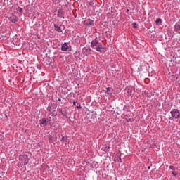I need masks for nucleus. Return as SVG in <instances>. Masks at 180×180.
<instances>
[{"label": "nucleus", "mask_w": 180, "mask_h": 180, "mask_svg": "<svg viewBox=\"0 0 180 180\" xmlns=\"http://www.w3.org/2000/svg\"><path fill=\"white\" fill-rule=\"evenodd\" d=\"M171 116L169 117L170 120H174V119H179L180 117V110L178 109H172L170 111Z\"/></svg>", "instance_id": "f257e3e1"}, {"label": "nucleus", "mask_w": 180, "mask_h": 180, "mask_svg": "<svg viewBox=\"0 0 180 180\" xmlns=\"http://www.w3.org/2000/svg\"><path fill=\"white\" fill-rule=\"evenodd\" d=\"M19 160L24 164V165L29 164V156L27 155H20L19 156Z\"/></svg>", "instance_id": "f03ea898"}, {"label": "nucleus", "mask_w": 180, "mask_h": 180, "mask_svg": "<svg viewBox=\"0 0 180 180\" xmlns=\"http://www.w3.org/2000/svg\"><path fill=\"white\" fill-rule=\"evenodd\" d=\"M62 51H71V45L68 43L65 42L60 49Z\"/></svg>", "instance_id": "7ed1b4c3"}, {"label": "nucleus", "mask_w": 180, "mask_h": 180, "mask_svg": "<svg viewBox=\"0 0 180 180\" xmlns=\"http://www.w3.org/2000/svg\"><path fill=\"white\" fill-rule=\"evenodd\" d=\"M101 43H99V41L98 40V37H96L95 39H94L91 43V47L92 49H95V47H97L99 44Z\"/></svg>", "instance_id": "20e7f679"}, {"label": "nucleus", "mask_w": 180, "mask_h": 180, "mask_svg": "<svg viewBox=\"0 0 180 180\" xmlns=\"http://www.w3.org/2000/svg\"><path fill=\"white\" fill-rule=\"evenodd\" d=\"M8 20H10V22H12V23H16V22H18V20H19V18L15 15H13V13L11 15V17L8 18Z\"/></svg>", "instance_id": "39448f33"}, {"label": "nucleus", "mask_w": 180, "mask_h": 180, "mask_svg": "<svg viewBox=\"0 0 180 180\" xmlns=\"http://www.w3.org/2000/svg\"><path fill=\"white\" fill-rule=\"evenodd\" d=\"M103 49H105V47L103 46L102 43L99 44L98 46H96V51H98L99 53H103V51H102Z\"/></svg>", "instance_id": "423d86ee"}, {"label": "nucleus", "mask_w": 180, "mask_h": 180, "mask_svg": "<svg viewBox=\"0 0 180 180\" xmlns=\"http://www.w3.org/2000/svg\"><path fill=\"white\" fill-rule=\"evenodd\" d=\"M64 15H65V11H64L63 9H59L58 11L57 15L58 18H63V19H65Z\"/></svg>", "instance_id": "0eeeda50"}, {"label": "nucleus", "mask_w": 180, "mask_h": 180, "mask_svg": "<svg viewBox=\"0 0 180 180\" xmlns=\"http://www.w3.org/2000/svg\"><path fill=\"white\" fill-rule=\"evenodd\" d=\"M147 71V67L146 65H141L138 68L139 72H146Z\"/></svg>", "instance_id": "6e6552de"}, {"label": "nucleus", "mask_w": 180, "mask_h": 180, "mask_svg": "<svg viewBox=\"0 0 180 180\" xmlns=\"http://www.w3.org/2000/svg\"><path fill=\"white\" fill-rule=\"evenodd\" d=\"M39 123L41 126H47V123H49V121L47 118H42L39 120Z\"/></svg>", "instance_id": "1a4fd4ad"}, {"label": "nucleus", "mask_w": 180, "mask_h": 180, "mask_svg": "<svg viewBox=\"0 0 180 180\" xmlns=\"http://www.w3.org/2000/svg\"><path fill=\"white\" fill-rule=\"evenodd\" d=\"M84 23L86 26H92V25H94V20L91 19H87L84 21Z\"/></svg>", "instance_id": "9d476101"}, {"label": "nucleus", "mask_w": 180, "mask_h": 180, "mask_svg": "<svg viewBox=\"0 0 180 180\" xmlns=\"http://www.w3.org/2000/svg\"><path fill=\"white\" fill-rule=\"evenodd\" d=\"M105 92H106V94L110 95V96H112V95H113V88H112V87L105 88Z\"/></svg>", "instance_id": "9b49d317"}, {"label": "nucleus", "mask_w": 180, "mask_h": 180, "mask_svg": "<svg viewBox=\"0 0 180 180\" xmlns=\"http://www.w3.org/2000/svg\"><path fill=\"white\" fill-rule=\"evenodd\" d=\"M91 49L84 48L82 49L83 53L85 54V56H89V54H91Z\"/></svg>", "instance_id": "f8f14e48"}, {"label": "nucleus", "mask_w": 180, "mask_h": 180, "mask_svg": "<svg viewBox=\"0 0 180 180\" xmlns=\"http://www.w3.org/2000/svg\"><path fill=\"white\" fill-rule=\"evenodd\" d=\"M174 32H176V33L180 34V23H176L174 27Z\"/></svg>", "instance_id": "ddd939ff"}, {"label": "nucleus", "mask_w": 180, "mask_h": 180, "mask_svg": "<svg viewBox=\"0 0 180 180\" xmlns=\"http://www.w3.org/2000/svg\"><path fill=\"white\" fill-rule=\"evenodd\" d=\"M54 28L55 30H56V32H58V33H63V30H61V27L58 25V24H54Z\"/></svg>", "instance_id": "4468645a"}, {"label": "nucleus", "mask_w": 180, "mask_h": 180, "mask_svg": "<svg viewBox=\"0 0 180 180\" xmlns=\"http://www.w3.org/2000/svg\"><path fill=\"white\" fill-rule=\"evenodd\" d=\"M48 112H53V110H56V108L53 105V104H49L47 108Z\"/></svg>", "instance_id": "2eb2a0df"}, {"label": "nucleus", "mask_w": 180, "mask_h": 180, "mask_svg": "<svg viewBox=\"0 0 180 180\" xmlns=\"http://www.w3.org/2000/svg\"><path fill=\"white\" fill-rule=\"evenodd\" d=\"M73 105L74 106H76L77 109H82V106H81V104H79L78 101H74Z\"/></svg>", "instance_id": "dca6fc26"}, {"label": "nucleus", "mask_w": 180, "mask_h": 180, "mask_svg": "<svg viewBox=\"0 0 180 180\" xmlns=\"http://www.w3.org/2000/svg\"><path fill=\"white\" fill-rule=\"evenodd\" d=\"M51 116H57V111L56 110H53V111L50 112Z\"/></svg>", "instance_id": "f3484780"}, {"label": "nucleus", "mask_w": 180, "mask_h": 180, "mask_svg": "<svg viewBox=\"0 0 180 180\" xmlns=\"http://www.w3.org/2000/svg\"><path fill=\"white\" fill-rule=\"evenodd\" d=\"M67 115H68V110L65 109V112L62 113V115L65 116V117H67V119H68V117H67Z\"/></svg>", "instance_id": "a211bd4d"}, {"label": "nucleus", "mask_w": 180, "mask_h": 180, "mask_svg": "<svg viewBox=\"0 0 180 180\" xmlns=\"http://www.w3.org/2000/svg\"><path fill=\"white\" fill-rule=\"evenodd\" d=\"M162 22V20L161 18H157L155 20L156 25H160Z\"/></svg>", "instance_id": "6ab92c4d"}, {"label": "nucleus", "mask_w": 180, "mask_h": 180, "mask_svg": "<svg viewBox=\"0 0 180 180\" xmlns=\"http://www.w3.org/2000/svg\"><path fill=\"white\" fill-rule=\"evenodd\" d=\"M67 140H68L67 138H65V136H63L60 139V141H62V142L65 141V143H67Z\"/></svg>", "instance_id": "aec40b11"}, {"label": "nucleus", "mask_w": 180, "mask_h": 180, "mask_svg": "<svg viewBox=\"0 0 180 180\" xmlns=\"http://www.w3.org/2000/svg\"><path fill=\"white\" fill-rule=\"evenodd\" d=\"M132 25L134 29H137V27H139V25L136 22L132 23Z\"/></svg>", "instance_id": "412c9836"}, {"label": "nucleus", "mask_w": 180, "mask_h": 180, "mask_svg": "<svg viewBox=\"0 0 180 180\" xmlns=\"http://www.w3.org/2000/svg\"><path fill=\"white\" fill-rule=\"evenodd\" d=\"M18 12H20V13H22V12H23V9L20 7H18Z\"/></svg>", "instance_id": "4be33fe9"}, {"label": "nucleus", "mask_w": 180, "mask_h": 180, "mask_svg": "<svg viewBox=\"0 0 180 180\" xmlns=\"http://www.w3.org/2000/svg\"><path fill=\"white\" fill-rule=\"evenodd\" d=\"M169 169H172V171H175V167L170 165L169 166Z\"/></svg>", "instance_id": "5701e85b"}, {"label": "nucleus", "mask_w": 180, "mask_h": 180, "mask_svg": "<svg viewBox=\"0 0 180 180\" xmlns=\"http://www.w3.org/2000/svg\"><path fill=\"white\" fill-rule=\"evenodd\" d=\"M58 112H59V113H61V115H63V110H61V108H58Z\"/></svg>", "instance_id": "b1692460"}, {"label": "nucleus", "mask_w": 180, "mask_h": 180, "mask_svg": "<svg viewBox=\"0 0 180 180\" xmlns=\"http://www.w3.org/2000/svg\"><path fill=\"white\" fill-rule=\"evenodd\" d=\"M172 175H174V176H176V175H178V173H176V172H172Z\"/></svg>", "instance_id": "393cba45"}, {"label": "nucleus", "mask_w": 180, "mask_h": 180, "mask_svg": "<svg viewBox=\"0 0 180 180\" xmlns=\"http://www.w3.org/2000/svg\"><path fill=\"white\" fill-rule=\"evenodd\" d=\"M46 120H48V122L50 123V122H51V117H49Z\"/></svg>", "instance_id": "a878e982"}, {"label": "nucleus", "mask_w": 180, "mask_h": 180, "mask_svg": "<svg viewBox=\"0 0 180 180\" xmlns=\"http://www.w3.org/2000/svg\"><path fill=\"white\" fill-rule=\"evenodd\" d=\"M127 122H131V118H126Z\"/></svg>", "instance_id": "bb28decb"}, {"label": "nucleus", "mask_w": 180, "mask_h": 180, "mask_svg": "<svg viewBox=\"0 0 180 180\" xmlns=\"http://www.w3.org/2000/svg\"><path fill=\"white\" fill-rule=\"evenodd\" d=\"M58 101H59V102H61V98H58Z\"/></svg>", "instance_id": "cd10ccee"}, {"label": "nucleus", "mask_w": 180, "mask_h": 180, "mask_svg": "<svg viewBox=\"0 0 180 180\" xmlns=\"http://www.w3.org/2000/svg\"><path fill=\"white\" fill-rule=\"evenodd\" d=\"M148 169H150V168H151V167L148 166Z\"/></svg>", "instance_id": "c85d7f7f"}, {"label": "nucleus", "mask_w": 180, "mask_h": 180, "mask_svg": "<svg viewBox=\"0 0 180 180\" xmlns=\"http://www.w3.org/2000/svg\"><path fill=\"white\" fill-rule=\"evenodd\" d=\"M120 161H122V158H120Z\"/></svg>", "instance_id": "c756f323"}]
</instances>
